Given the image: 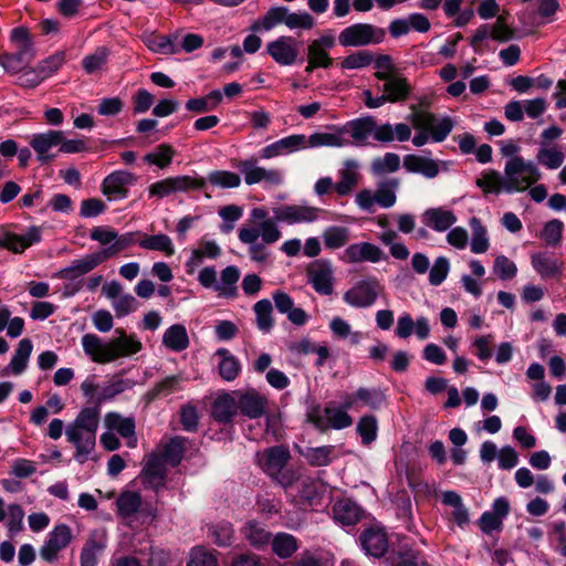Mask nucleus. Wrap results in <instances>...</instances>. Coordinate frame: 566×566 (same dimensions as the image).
<instances>
[{"label":"nucleus","mask_w":566,"mask_h":566,"mask_svg":"<svg viewBox=\"0 0 566 566\" xmlns=\"http://www.w3.org/2000/svg\"><path fill=\"white\" fill-rule=\"evenodd\" d=\"M98 426L97 406L82 408L75 419L66 426L65 437L75 449L73 458L77 463L84 464L91 459L96 446Z\"/></svg>","instance_id":"obj_1"},{"label":"nucleus","mask_w":566,"mask_h":566,"mask_svg":"<svg viewBox=\"0 0 566 566\" xmlns=\"http://www.w3.org/2000/svg\"><path fill=\"white\" fill-rule=\"evenodd\" d=\"M117 338L103 342L95 334H85L82 337L84 353L98 364L114 361L120 357L132 356L142 349V343L134 336L127 335L123 329H116Z\"/></svg>","instance_id":"obj_2"},{"label":"nucleus","mask_w":566,"mask_h":566,"mask_svg":"<svg viewBox=\"0 0 566 566\" xmlns=\"http://www.w3.org/2000/svg\"><path fill=\"white\" fill-rule=\"evenodd\" d=\"M411 113L407 119L411 123L418 133L412 138V144L416 147H421L428 142L441 143L443 142L453 128V122L450 117L446 116L437 118L434 114L427 111L418 109L416 105L410 106Z\"/></svg>","instance_id":"obj_3"},{"label":"nucleus","mask_w":566,"mask_h":566,"mask_svg":"<svg viewBox=\"0 0 566 566\" xmlns=\"http://www.w3.org/2000/svg\"><path fill=\"white\" fill-rule=\"evenodd\" d=\"M505 192H522L542 178L537 165L523 157L509 159L504 167Z\"/></svg>","instance_id":"obj_4"},{"label":"nucleus","mask_w":566,"mask_h":566,"mask_svg":"<svg viewBox=\"0 0 566 566\" xmlns=\"http://www.w3.org/2000/svg\"><path fill=\"white\" fill-rule=\"evenodd\" d=\"M240 279V270L235 265H228L221 271L220 280H217V271L213 266H205L198 273V282L205 289H212L220 297L235 298L238 296L237 283Z\"/></svg>","instance_id":"obj_5"},{"label":"nucleus","mask_w":566,"mask_h":566,"mask_svg":"<svg viewBox=\"0 0 566 566\" xmlns=\"http://www.w3.org/2000/svg\"><path fill=\"white\" fill-rule=\"evenodd\" d=\"M386 31L370 23H354L344 28L337 38L344 48L376 45L385 40Z\"/></svg>","instance_id":"obj_6"},{"label":"nucleus","mask_w":566,"mask_h":566,"mask_svg":"<svg viewBox=\"0 0 566 566\" xmlns=\"http://www.w3.org/2000/svg\"><path fill=\"white\" fill-rule=\"evenodd\" d=\"M235 167L243 175L244 182L248 186L261 182L270 187L280 186L284 180V174L281 169L261 167L255 157L240 160Z\"/></svg>","instance_id":"obj_7"},{"label":"nucleus","mask_w":566,"mask_h":566,"mask_svg":"<svg viewBox=\"0 0 566 566\" xmlns=\"http://www.w3.org/2000/svg\"><path fill=\"white\" fill-rule=\"evenodd\" d=\"M206 186L203 178H192L190 176H175L158 180L148 187L149 197L163 199L177 192H188L190 190H200Z\"/></svg>","instance_id":"obj_8"},{"label":"nucleus","mask_w":566,"mask_h":566,"mask_svg":"<svg viewBox=\"0 0 566 566\" xmlns=\"http://www.w3.org/2000/svg\"><path fill=\"white\" fill-rule=\"evenodd\" d=\"M382 290L384 286L378 279L371 276L358 281L353 287L347 290L343 295V300L349 306L367 308L376 303Z\"/></svg>","instance_id":"obj_9"},{"label":"nucleus","mask_w":566,"mask_h":566,"mask_svg":"<svg viewBox=\"0 0 566 566\" xmlns=\"http://www.w3.org/2000/svg\"><path fill=\"white\" fill-rule=\"evenodd\" d=\"M336 45V38L332 30L325 31L318 38L312 40L307 46V65L305 72L311 73L315 69H328L333 65L329 51Z\"/></svg>","instance_id":"obj_10"},{"label":"nucleus","mask_w":566,"mask_h":566,"mask_svg":"<svg viewBox=\"0 0 566 566\" xmlns=\"http://www.w3.org/2000/svg\"><path fill=\"white\" fill-rule=\"evenodd\" d=\"M308 421L321 431L340 430L352 426L353 418L339 407H325L322 411L319 409L311 411Z\"/></svg>","instance_id":"obj_11"},{"label":"nucleus","mask_w":566,"mask_h":566,"mask_svg":"<svg viewBox=\"0 0 566 566\" xmlns=\"http://www.w3.org/2000/svg\"><path fill=\"white\" fill-rule=\"evenodd\" d=\"M222 254L219 243L207 234L201 237L196 247L190 250V255L185 263L188 275H192L206 260H217Z\"/></svg>","instance_id":"obj_12"},{"label":"nucleus","mask_w":566,"mask_h":566,"mask_svg":"<svg viewBox=\"0 0 566 566\" xmlns=\"http://www.w3.org/2000/svg\"><path fill=\"white\" fill-rule=\"evenodd\" d=\"M136 180L137 177L130 171L115 170L103 179L101 191L108 200H122L128 197L129 187Z\"/></svg>","instance_id":"obj_13"},{"label":"nucleus","mask_w":566,"mask_h":566,"mask_svg":"<svg viewBox=\"0 0 566 566\" xmlns=\"http://www.w3.org/2000/svg\"><path fill=\"white\" fill-rule=\"evenodd\" d=\"M72 538V530L69 525L63 523L55 525L40 548V557L48 563L55 562L59 553L69 546Z\"/></svg>","instance_id":"obj_14"},{"label":"nucleus","mask_w":566,"mask_h":566,"mask_svg":"<svg viewBox=\"0 0 566 566\" xmlns=\"http://www.w3.org/2000/svg\"><path fill=\"white\" fill-rule=\"evenodd\" d=\"M42 240V229L32 226L23 234H18L6 229H0V248L7 249L12 253H23L31 245Z\"/></svg>","instance_id":"obj_15"},{"label":"nucleus","mask_w":566,"mask_h":566,"mask_svg":"<svg viewBox=\"0 0 566 566\" xmlns=\"http://www.w3.org/2000/svg\"><path fill=\"white\" fill-rule=\"evenodd\" d=\"M266 53L282 66L293 65L300 54V42L291 35H281L269 42Z\"/></svg>","instance_id":"obj_16"},{"label":"nucleus","mask_w":566,"mask_h":566,"mask_svg":"<svg viewBox=\"0 0 566 566\" xmlns=\"http://www.w3.org/2000/svg\"><path fill=\"white\" fill-rule=\"evenodd\" d=\"M321 209L307 205H284L273 208L277 222L286 224L312 223L318 220Z\"/></svg>","instance_id":"obj_17"},{"label":"nucleus","mask_w":566,"mask_h":566,"mask_svg":"<svg viewBox=\"0 0 566 566\" xmlns=\"http://www.w3.org/2000/svg\"><path fill=\"white\" fill-rule=\"evenodd\" d=\"M106 547V531L104 528H96L91 531L80 554L81 566H96L98 563V557L104 553Z\"/></svg>","instance_id":"obj_18"},{"label":"nucleus","mask_w":566,"mask_h":566,"mask_svg":"<svg viewBox=\"0 0 566 566\" xmlns=\"http://www.w3.org/2000/svg\"><path fill=\"white\" fill-rule=\"evenodd\" d=\"M238 410L250 419H258L265 413L268 398L255 390L235 391Z\"/></svg>","instance_id":"obj_19"},{"label":"nucleus","mask_w":566,"mask_h":566,"mask_svg":"<svg viewBox=\"0 0 566 566\" xmlns=\"http://www.w3.org/2000/svg\"><path fill=\"white\" fill-rule=\"evenodd\" d=\"M63 139L62 130H48L44 133H36L30 136L29 145L36 153V158L40 163L46 164L53 160L54 156L49 154L52 147L59 146Z\"/></svg>","instance_id":"obj_20"},{"label":"nucleus","mask_w":566,"mask_h":566,"mask_svg":"<svg viewBox=\"0 0 566 566\" xmlns=\"http://www.w3.org/2000/svg\"><path fill=\"white\" fill-rule=\"evenodd\" d=\"M304 149L305 135L293 134L263 147L260 151V157L262 159H271L279 156L290 155Z\"/></svg>","instance_id":"obj_21"},{"label":"nucleus","mask_w":566,"mask_h":566,"mask_svg":"<svg viewBox=\"0 0 566 566\" xmlns=\"http://www.w3.org/2000/svg\"><path fill=\"white\" fill-rule=\"evenodd\" d=\"M380 125L377 124L375 117L365 116L347 122L340 127L343 136H350L356 144H365L369 136L376 140L377 129Z\"/></svg>","instance_id":"obj_22"},{"label":"nucleus","mask_w":566,"mask_h":566,"mask_svg":"<svg viewBox=\"0 0 566 566\" xmlns=\"http://www.w3.org/2000/svg\"><path fill=\"white\" fill-rule=\"evenodd\" d=\"M140 480L146 489L158 492L164 488L166 482V465L164 460L157 455L151 454L142 470Z\"/></svg>","instance_id":"obj_23"},{"label":"nucleus","mask_w":566,"mask_h":566,"mask_svg":"<svg viewBox=\"0 0 566 566\" xmlns=\"http://www.w3.org/2000/svg\"><path fill=\"white\" fill-rule=\"evenodd\" d=\"M384 259L382 250L374 243L359 242L348 245L342 260L346 263L371 262L377 263Z\"/></svg>","instance_id":"obj_24"},{"label":"nucleus","mask_w":566,"mask_h":566,"mask_svg":"<svg viewBox=\"0 0 566 566\" xmlns=\"http://www.w3.org/2000/svg\"><path fill=\"white\" fill-rule=\"evenodd\" d=\"M395 333L402 339H407L415 334L420 340H424L430 336L429 321L424 316H419L413 321L409 313H402L398 317Z\"/></svg>","instance_id":"obj_25"},{"label":"nucleus","mask_w":566,"mask_h":566,"mask_svg":"<svg viewBox=\"0 0 566 566\" xmlns=\"http://www.w3.org/2000/svg\"><path fill=\"white\" fill-rule=\"evenodd\" d=\"M104 262L105 260L101 252L96 251L72 261L69 266L61 269L56 276L63 280H74L85 275Z\"/></svg>","instance_id":"obj_26"},{"label":"nucleus","mask_w":566,"mask_h":566,"mask_svg":"<svg viewBox=\"0 0 566 566\" xmlns=\"http://www.w3.org/2000/svg\"><path fill=\"white\" fill-rule=\"evenodd\" d=\"M531 264L543 280L559 277L564 269V262L548 252L532 253Z\"/></svg>","instance_id":"obj_27"},{"label":"nucleus","mask_w":566,"mask_h":566,"mask_svg":"<svg viewBox=\"0 0 566 566\" xmlns=\"http://www.w3.org/2000/svg\"><path fill=\"white\" fill-rule=\"evenodd\" d=\"M238 238L242 243L249 244V256L252 261L264 263L269 260L270 252L265 247L268 243H264L262 240L259 242L261 233L258 229L241 227L238 231Z\"/></svg>","instance_id":"obj_28"},{"label":"nucleus","mask_w":566,"mask_h":566,"mask_svg":"<svg viewBox=\"0 0 566 566\" xmlns=\"http://www.w3.org/2000/svg\"><path fill=\"white\" fill-rule=\"evenodd\" d=\"M261 469L270 476L279 474L290 459V452L283 447H272L256 454Z\"/></svg>","instance_id":"obj_29"},{"label":"nucleus","mask_w":566,"mask_h":566,"mask_svg":"<svg viewBox=\"0 0 566 566\" xmlns=\"http://www.w3.org/2000/svg\"><path fill=\"white\" fill-rule=\"evenodd\" d=\"M310 283L321 295H331L334 291L333 269L328 262H316L308 270Z\"/></svg>","instance_id":"obj_30"},{"label":"nucleus","mask_w":566,"mask_h":566,"mask_svg":"<svg viewBox=\"0 0 566 566\" xmlns=\"http://www.w3.org/2000/svg\"><path fill=\"white\" fill-rule=\"evenodd\" d=\"M251 218L256 223L252 226L261 233L264 243H275L281 238V231L277 227L275 218H269V213L264 208L256 207L251 210Z\"/></svg>","instance_id":"obj_31"},{"label":"nucleus","mask_w":566,"mask_h":566,"mask_svg":"<svg viewBox=\"0 0 566 566\" xmlns=\"http://www.w3.org/2000/svg\"><path fill=\"white\" fill-rule=\"evenodd\" d=\"M360 545L367 555L381 557L388 549V538L384 530L370 527L359 536Z\"/></svg>","instance_id":"obj_32"},{"label":"nucleus","mask_w":566,"mask_h":566,"mask_svg":"<svg viewBox=\"0 0 566 566\" xmlns=\"http://www.w3.org/2000/svg\"><path fill=\"white\" fill-rule=\"evenodd\" d=\"M359 164L355 159H346L338 170L339 180L335 184V191L338 196L345 197L353 192L359 184Z\"/></svg>","instance_id":"obj_33"},{"label":"nucleus","mask_w":566,"mask_h":566,"mask_svg":"<svg viewBox=\"0 0 566 566\" xmlns=\"http://www.w3.org/2000/svg\"><path fill=\"white\" fill-rule=\"evenodd\" d=\"M458 221L457 216L444 207L429 208L422 213V222L437 232H444Z\"/></svg>","instance_id":"obj_34"},{"label":"nucleus","mask_w":566,"mask_h":566,"mask_svg":"<svg viewBox=\"0 0 566 566\" xmlns=\"http://www.w3.org/2000/svg\"><path fill=\"white\" fill-rule=\"evenodd\" d=\"M352 140L345 136L340 127H335L334 132H315L310 136L305 135V149L319 147H345L352 145Z\"/></svg>","instance_id":"obj_35"},{"label":"nucleus","mask_w":566,"mask_h":566,"mask_svg":"<svg viewBox=\"0 0 566 566\" xmlns=\"http://www.w3.org/2000/svg\"><path fill=\"white\" fill-rule=\"evenodd\" d=\"M238 412V402L235 391L223 394L216 398L212 403L211 415L213 419L221 423H229Z\"/></svg>","instance_id":"obj_36"},{"label":"nucleus","mask_w":566,"mask_h":566,"mask_svg":"<svg viewBox=\"0 0 566 566\" xmlns=\"http://www.w3.org/2000/svg\"><path fill=\"white\" fill-rule=\"evenodd\" d=\"M381 90L384 96L389 103L403 102L411 93V86L408 80L400 74L386 78Z\"/></svg>","instance_id":"obj_37"},{"label":"nucleus","mask_w":566,"mask_h":566,"mask_svg":"<svg viewBox=\"0 0 566 566\" xmlns=\"http://www.w3.org/2000/svg\"><path fill=\"white\" fill-rule=\"evenodd\" d=\"M403 167L409 172L421 174L429 179L437 177L440 171L437 160L413 154L403 157Z\"/></svg>","instance_id":"obj_38"},{"label":"nucleus","mask_w":566,"mask_h":566,"mask_svg":"<svg viewBox=\"0 0 566 566\" xmlns=\"http://www.w3.org/2000/svg\"><path fill=\"white\" fill-rule=\"evenodd\" d=\"M297 489L300 501L313 505L327 492V484L319 479L304 478L298 482Z\"/></svg>","instance_id":"obj_39"},{"label":"nucleus","mask_w":566,"mask_h":566,"mask_svg":"<svg viewBox=\"0 0 566 566\" xmlns=\"http://www.w3.org/2000/svg\"><path fill=\"white\" fill-rule=\"evenodd\" d=\"M105 423L109 430H115L123 438L129 439L130 448L136 446L135 422L133 418H124L119 413L108 412L105 416Z\"/></svg>","instance_id":"obj_40"},{"label":"nucleus","mask_w":566,"mask_h":566,"mask_svg":"<svg viewBox=\"0 0 566 566\" xmlns=\"http://www.w3.org/2000/svg\"><path fill=\"white\" fill-rule=\"evenodd\" d=\"M188 332L182 324L169 326L163 335V345L175 353H180L189 347Z\"/></svg>","instance_id":"obj_41"},{"label":"nucleus","mask_w":566,"mask_h":566,"mask_svg":"<svg viewBox=\"0 0 566 566\" xmlns=\"http://www.w3.org/2000/svg\"><path fill=\"white\" fill-rule=\"evenodd\" d=\"M536 160L539 165L544 166L547 169H558L565 160V153L563 150V146L557 144H539V148L536 154Z\"/></svg>","instance_id":"obj_42"},{"label":"nucleus","mask_w":566,"mask_h":566,"mask_svg":"<svg viewBox=\"0 0 566 566\" xmlns=\"http://www.w3.org/2000/svg\"><path fill=\"white\" fill-rule=\"evenodd\" d=\"M334 517L343 525H354L361 517L360 507L352 500H339L333 507Z\"/></svg>","instance_id":"obj_43"},{"label":"nucleus","mask_w":566,"mask_h":566,"mask_svg":"<svg viewBox=\"0 0 566 566\" xmlns=\"http://www.w3.org/2000/svg\"><path fill=\"white\" fill-rule=\"evenodd\" d=\"M34 56V49H15L14 53L0 55V64L6 71L17 73L31 63Z\"/></svg>","instance_id":"obj_44"},{"label":"nucleus","mask_w":566,"mask_h":566,"mask_svg":"<svg viewBox=\"0 0 566 566\" xmlns=\"http://www.w3.org/2000/svg\"><path fill=\"white\" fill-rule=\"evenodd\" d=\"M411 137V128L405 123L391 125L389 123L382 124L377 129L376 140L380 143L407 142Z\"/></svg>","instance_id":"obj_45"},{"label":"nucleus","mask_w":566,"mask_h":566,"mask_svg":"<svg viewBox=\"0 0 566 566\" xmlns=\"http://www.w3.org/2000/svg\"><path fill=\"white\" fill-rule=\"evenodd\" d=\"M399 186L400 180L398 178H387L379 181L375 191L377 205L385 209L395 206L397 201L396 192L398 191Z\"/></svg>","instance_id":"obj_46"},{"label":"nucleus","mask_w":566,"mask_h":566,"mask_svg":"<svg viewBox=\"0 0 566 566\" xmlns=\"http://www.w3.org/2000/svg\"><path fill=\"white\" fill-rule=\"evenodd\" d=\"M216 356L220 357L218 367L221 378L226 381L234 380L241 371V364L239 359L227 348H218L216 350Z\"/></svg>","instance_id":"obj_47"},{"label":"nucleus","mask_w":566,"mask_h":566,"mask_svg":"<svg viewBox=\"0 0 566 566\" xmlns=\"http://www.w3.org/2000/svg\"><path fill=\"white\" fill-rule=\"evenodd\" d=\"M255 324L260 332L269 334L274 327L273 305L270 300L263 298L253 305Z\"/></svg>","instance_id":"obj_48"},{"label":"nucleus","mask_w":566,"mask_h":566,"mask_svg":"<svg viewBox=\"0 0 566 566\" xmlns=\"http://www.w3.org/2000/svg\"><path fill=\"white\" fill-rule=\"evenodd\" d=\"M289 9L286 7H273L258 21L251 25L253 32L270 31L275 25L283 23L285 25Z\"/></svg>","instance_id":"obj_49"},{"label":"nucleus","mask_w":566,"mask_h":566,"mask_svg":"<svg viewBox=\"0 0 566 566\" xmlns=\"http://www.w3.org/2000/svg\"><path fill=\"white\" fill-rule=\"evenodd\" d=\"M442 503L452 507V520L460 526L469 523V512L464 506L462 499L455 491H446L442 493Z\"/></svg>","instance_id":"obj_50"},{"label":"nucleus","mask_w":566,"mask_h":566,"mask_svg":"<svg viewBox=\"0 0 566 566\" xmlns=\"http://www.w3.org/2000/svg\"><path fill=\"white\" fill-rule=\"evenodd\" d=\"M143 500L138 492L124 491L116 501L117 512L122 517H130L142 509Z\"/></svg>","instance_id":"obj_51"},{"label":"nucleus","mask_w":566,"mask_h":566,"mask_svg":"<svg viewBox=\"0 0 566 566\" xmlns=\"http://www.w3.org/2000/svg\"><path fill=\"white\" fill-rule=\"evenodd\" d=\"M469 223L472 230L471 251L476 254L485 253L490 248L486 228L476 217L471 218Z\"/></svg>","instance_id":"obj_52"},{"label":"nucleus","mask_w":566,"mask_h":566,"mask_svg":"<svg viewBox=\"0 0 566 566\" xmlns=\"http://www.w3.org/2000/svg\"><path fill=\"white\" fill-rule=\"evenodd\" d=\"M138 245L146 250L163 252L167 256L175 254L172 240L164 233L144 235V238L138 241Z\"/></svg>","instance_id":"obj_53"},{"label":"nucleus","mask_w":566,"mask_h":566,"mask_svg":"<svg viewBox=\"0 0 566 566\" xmlns=\"http://www.w3.org/2000/svg\"><path fill=\"white\" fill-rule=\"evenodd\" d=\"M139 234V232H126L123 234H118V232L116 231V239L114 240V242L99 251L103 255V259L107 261L108 259L119 254L122 251L128 249L133 244H138L139 240H137V237Z\"/></svg>","instance_id":"obj_54"},{"label":"nucleus","mask_w":566,"mask_h":566,"mask_svg":"<svg viewBox=\"0 0 566 566\" xmlns=\"http://www.w3.org/2000/svg\"><path fill=\"white\" fill-rule=\"evenodd\" d=\"M327 249L336 250L345 247L350 239V231L346 227L331 226L322 234Z\"/></svg>","instance_id":"obj_55"},{"label":"nucleus","mask_w":566,"mask_h":566,"mask_svg":"<svg viewBox=\"0 0 566 566\" xmlns=\"http://www.w3.org/2000/svg\"><path fill=\"white\" fill-rule=\"evenodd\" d=\"M306 461L313 467H325L336 458L334 446H323L317 448H306L302 452Z\"/></svg>","instance_id":"obj_56"},{"label":"nucleus","mask_w":566,"mask_h":566,"mask_svg":"<svg viewBox=\"0 0 566 566\" xmlns=\"http://www.w3.org/2000/svg\"><path fill=\"white\" fill-rule=\"evenodd\" d=\"M176 39V35L171 38L161 34H150L145 39V43L155 53L171 55L179 52V48L175 43Z\"/></svg>","instance_id":"obj_57"},{"label":"nucleus","mask_w":566,"mask_h":566,"mask_svg":"<svg viewBox=\"0 0 566 566\" xmlns=\"http://www.w3.org/2000/svg\"><path fill=\"white\" fill-rule=\"evenodd\" d=\"M176 155V150L169 144H160L153 151L144 156V161L149 165H155L160 169L170 166Z\"/></svg>","instance_id":"obj_58"},{"label":"nucleus","mask_w":566,"mask_h":566,"mask_svg":"<svg viewBox=\"0 0 566 566\" xmlns=\"http://www.w3.org/2000/svg\"><path fill=\"white\" fill-rule=\"evenodd\" d=\"M242 534L258 549L263 548L270 543L271 534L255 521L248 522L242 528Z\"/></svg>","instance_id":"obj_59"},{"label":"nucleus","mask_w":566,"mask_h":566,"mask_svg":"<svg viewBox=\"0 0 566 566\" xmlns=\"http://www.w3.org/2000/svg\"><path fill=\"white\" fill-rule=\"evenodd\" d=\"M272 549L275 555L284 559L291 557L298 549V543L292 534L281 532L273 537Z\"/></svg>","instance_id":"obj_60"},{"label":"nucleus","mask_w":566,"mask_h":566,"mask_svg":"<svg viewBox=\"0 0 566 566\" xmlns=\"http://www.w3.org/2000/svg\"><path fill=\"white\" fill-rule=\"evenodd\" d=\"M184 378L179 375L168 376L163 380L155 384V386L148 391L150 399L158 397H167L174 392L182 389Z\"/></svg>","instance_id":"obj_61"},{"label":"nucleus","mask_w":566,"mask_h":566,"mask_svg":"<svg viewBox=\"0 0 566 566\" xmlns=\"http://www.w3.org/2000/svg\"><path fill=\"white\" fill-rule=\"evenodd\" d=\"M32 349L33 344L29 338H23L19 342L15 353L10 361V367L13 374L20 375L24 371Z\"/></svg>","instance_id":"obj_62"},{"label":"nucleus","mask_w":566,"mask_h":566,"mask_svg":"<svg viewBox=\"0 0 566 566\" xmlns=\"http://www.w3.org/2000/svg\"><path fill=\"white\" fill-rule=\"evenodd\" d=\"M400 157L395 153H386L382 157L375 158L370 164V171L375 176L395 172L400 168Z\"/></svg>","instance_id":"obj_63"},{"label":"nucleus","mask_w":566,"mask_h":566,"mask_svg":"<svg viewBox=\"0 0 566 566\" xmlns=\"http://www.w3.org/2000/svg\"><path fill=\"white\" fill-rule=\"evenodd\" d=\"M476 186L485 193H500L505 191V176L502 177L499 171L489 170L476 179Z\"/></svg>","instance_id":"obj_64"}]
</instances>
